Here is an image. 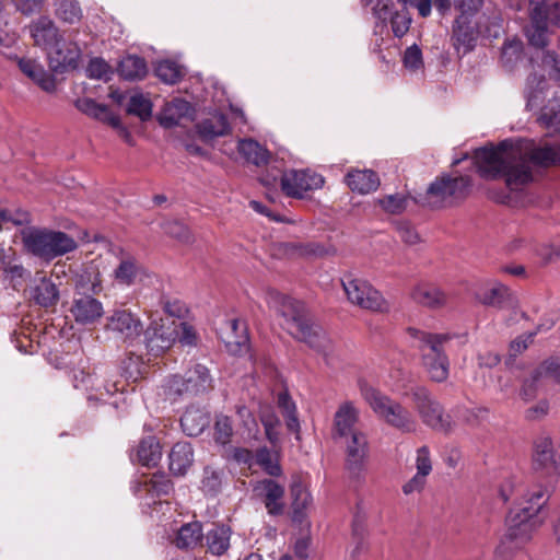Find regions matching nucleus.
<instances>
[{"mask_svg":"<svg viewBox=\"0 0 560 560\" xmlns=\"http://www.w3.org/2000/svg\"><path fill=\"white\" fill-rule=\"evenodd\" d=\"M474 158L481 178L492 180L503 176L506 187L516 191L533 180L529 163L542 167L560 163V147H540L530 139L504 140L497 147L477 149Z\"/></svg>","mask_w":560,"mask_h":560,"instance_id":"nucleus-1","label":"nucleus"},{"mask_svg":"<svg viewBox=\"0 0 560 560\" xmlns=\"http://www.w3.org/2000/svg\"><path fill=\"white\" fill-rule=\"evenodd\" d=\"M268 307L282 318V327L295 339L307 343L311 348L323 352L329 340L325 331L314 325L303 302L282 294L275 289L265 291Z\"/></svg>","mask_w":560,"mask_h":560,"instance_id":"nucleus-2","label":"nucleus"},{"mask_svg":"<svg viewBox=\"0 0 560 560\" xmlns=\"http://www.w3.org/2000/svg\"><path fill=\"white\" fill-rule=\"evenodd\" d=\"M549 498L548 489L542 485H533L524 493L518 508L512 510L506 518L510 539L524 542L530 539L544 523L540 515Z\"/></svg>","mask_w":560,"mask_h":560,"instance_id":"nucleus-3","label":"nucleus"},{"mask_svg":"<svg viewBox=\"0 0 560 560\" xmlns=\"http://www.w3.org/2000/svg\"><path fill=\"white\" fill-rule=\"evenodd\" d=\"M411 346L420 352L422 366L431 381L443 383L450 374V360L444 352V345L453 335L433 334L410 327L407 330Z\"/></svg>","mask_w":560,"mask_h":560,"instance_id":"nucleus-4","label":"nucleus"},{"mask_svg":"<svg viewBox=\"0 0 560 560\" xmlns=\"http://www.w3.org/2000/svg\"><path fill=\"white\" fill-rule=\"evenodd\" d=\"M470 187L468 176L443 174L429 185L424 196L416 199V202L432 209L454 207L467 198Z\"/></svg>","mask_w":560,"mask_h":560,"instance_id":"nucleus-5","label":"nucleus"},{"mask_svg":"<svg viewBox=\"0 0 560 560\" xmlns=\"http://www.w3.org/2000/svg\"><path fill=\"white\" fill-rule=\"evenodd\" d=\"M25 248L33 255L50 261L73 252L78 245L73 237L61 231L33 229L23 234Z\"/></svg>","mask_w":560,"mask_h":560,"instance_id":"nucleus-6","label":"nucleus"},{"mask_svg":"<svg viewBox=\"0 0 560 560\" xmlns=\"http://www.w3.org/2000/svg\"><path fill=\"white\" fill-rule=\"evenodd\" d=\"M361 392L373 411L387 424L405 433L416 431L417 421L407 408L373 387L364 386Z\"/></svg>","mask_w":560,"mask_h":560,"instance_id":"nucleus-7","label":"nucleus"},{"mask_svg":"<svg viewBox=\"0 0 560 560\" xmlns=\"http://www.w3.org/2000/svg\"><path fill=\"white\" fill-rule=\"evenodd\" d=\"M560 24L559 3L557 0H530V25L526 36L532 46L545 48L548 45L549 26Z\"/></svg>","mask_w":560,"mask_h":560,"instance_id":"nucleus-8","label":"nucleus"},{"mask_svg":"<svg viewBox=\"0 0 560 560\" xmlns=\"http://www.w3.org/2000/svg\"><path fill=\"white\" fill-rule=\"evenodd\" d=\"M411 401L425 425L443 433L452 431L453 421L451 416L444 411L440 401L425 387L413 388L411 390Z\"/></svg>","mask_w":560,"mask_h":560,"instance_id":"nucleus-9","label":"nucleus"},{"mask_svg":"<svg viewBox=\"0 0 560 560\" xmlns=\"http://www.w3.org/2000/svg\"><path fill=\"white\" fill-rule=\"evenodd\" d=\"M341 284L348 301L353 305L376 313L389 311V303L369 281L346 275L341 279Z\"/></svg>","mask_w":560,"mask_h":560,"instance_id":"nucleus-10","label":"nucleus"},{"mask_svg":"<svg viewBox=\"0 0 560 560\" xmlns=\"http://www.w3.org/2000/svg\"><path fill=\"white\" fill-rule=\"evenodd\" d=\"M142 334L147 350L158 357L173 347L178 338V326L175 320L165 322L162 318L159 320L151 318Z\"/></svg>","mask_w":560,"mask_h":560,"instance_id":"nucleus-11","label":"nucleus"},{"mask_svg":"<svg viewBox=\"0 0 560 560\" xmlns=\"http://www.w3.org/2000/svg\"><path fill=\"white\" fill-rule=\"evenodd\" d=\"M346 446V469L352 478L361 479L366 471L370 445L364 432H355L343 438Z\"/></svg>","mask_w":560,"mask_h":560,"instance_id":"nucleus-12","label":"nucleus"},{"mask_svg":"<svg viewBox=\"0 0 560 560\" xmlns=\"http://www.w3.org/2000/svg\"><path fill=\"white\" fill-rule=\"evenodd\" d=\"M533 467L548 478L560 476V442L545 436L537 440L533 453Z\"/></svg>","mask_w":560,"mask_h":560,"instance_id":"nucleus-13","label":"nucleus"},{"mask_svg":"<svg viewBox=\"0 0 560 560\" xmlns=\"http://www.w3.org/2000/svg\"><path fill=\"white\" fill-rule=\"evenodd\" d=\"M324 177L310 170H290L281 177L282 191L292 198H303L304 194L324 186Z\"/></svg>","mask_w":560,"mask_h":560,"instance_id":"nucleus-14","label":"nucleus"},{"mask_svg":"<svg viewBox=\"0 0 560 560\" xmlns=\"http://www.w3.org/2000/svg\"><path fill=\"white\" fill-rule=\"evenodd\" d=\"M106 329L124 341L132 342L143 332L140 316L128 308H117L107 317Z\"/></svg>","mask_w":560,"mask_h":560,"instance_id":"nucleus-15","label":"nucleus"},{"mask_svg":"<svg viewBox=\"0 0 560 560\" xmlns=\"http://www.w3.org/2000/svg\"><path fill=\"white\" fill-rule=\"evenodd\" d=\"M82 50L73 39L62 37L48 51L49 68L57 73L75 70L81 61Z\"/></svg>","mask_w":560,"mask_h":560,"instance_id":"nucleus-16","label":"nucleus"},{"mask_svg":"<svg viewBox=\"0 0 560 560\" xmlns=\"http://www.w3.org/2000/svg\"><path fill=\"white\" fill-rule=\"evenodd\" d=\"M253 492L264 503L268 514L273 516L283 514L285 506L283 502L285 488L283 485L273 479L265 478L253 485Z\"/></svg>","mask_w":560,"mask_h":560,"instance_id":"nucleus-17","label":"nucleus"},{"mask_svg":"<svg viewBox=\"0 0 560 560\" xmlns=\"http://www.w3.org/2000/svg\"><path fill=\"white\" fill-rule=\"evenodd\" d=\"M479 36L478 23L474 16L459 14L452 27V45L458 54L466 55L471 51Z\"/></svg>","mask_w":560,"mask_h":560,"instance_id":"nucleus-18","label":"nucleus"},{"mask_svg":"<svg viewBox=\"0 0 560 560\" xmlns=\"http://www.w3.org/2000/svg\"><path fill=\"white\" fill-rule=\"evenodd\" d=\"M359 420L360 410L354 402L350 400L341 402L334 416L332 438L335 440L343 439L355 432H361L357 429Z\"/></svg>","mask_w":560,"mask_h":560,"instance_id":"nucleus-19","label":"nucleus"},{"mask_svg":"<svg viewBox=\"0 0 560 560\" xmlns=\"http://www.w3.org/2000/svg\"><path fill=\"white\" fill-rule=\"evenodd\" d=\"M70 313L77 323L91 324L102 317L103 305L95 298L88 294H81L73 299Z\"/></svg>","mask_w":560,"mask_h":560,"instance_id":"nucleus-20","label":"nucleus"},{"mask_svg":"<svg viewBox=\"0 0 560 560\" xmlns=\"http://www.w3.org/2000/svg\"><path fill=\"white\" fill-rule=\"evenodd\" d=\"M31 34L35 44L47 52L63 37L54 21L47 16L38 18L31 25Z\"/></svg>","mask_w":560,"mask_h":560,"instance_id":"nucleus-21","label":"nucleus"},{"mask_svg":"<svg viewBox=\"0 0 560 560\" xmlns=\"http://www.w3.org/2000/svg\"><path fill=\"white\" fill-rule=\"evenodd\" d=\"M145 275L143 267L129 254H122L113 271L114 280L122 287H131Z\"/></svg>","mask_w":560,"mask_h":560,"instance_id":"nucleus-22","label":"nucleus"},{"mask_svg":"<svg viewBox=\"0 0 560 560\" xmlns=\"http://www.w3.org/2000/svg\"><path fill=\"white\" fill-rule=\"evenodd\" d=\"M192 107L189 102L183 98H174L166 103L158 116L160 125L164 128H173L180 124L184 118L192 115Z\"/></svg>","mask_w":560,"mask_h":560,"instance_id":"nucleus-23","label":"nucleus"},{"mask_svg":"<svg viewBox=\"0 0 560 560\" xmlns=\"http://www.w3.org/2000/svg\"><path fill=\"white\" fill-rule=\"evenodd\" d=\"M411 299L422 306L439 308L447 303V294L429 282L418 283L411 291Z\"/></svg>","mask_w":560,"mask_h":560,"instance_id":"nucleus-24","label":"nucleus"},{"mask_svg":"<svg viewBox=\"0 0 560 560\" xmlns=\"http://www.w3.org/2000/svg\"><path fill=\"white\" fill-rule=\"evenodd\" d=\"M31 298L42 307H51L59 300V290L50 279L38 272L35 277V285L31 290Z\"/></svg>","mask_w":560,"mask_h":560,"instance_id":"nucleus-25","label":"nucleus"},{"mask_svg":"<svg viewBox=\"0 0 560 560\" xmlns=\"http://www.w3.org/2000/svg\"><path fill=\"white\" fill-rule=\"evenodd\" d=\"M346 183L352 191L365 195L378 188L380 177L372 170H351L346 175Z\"/></svg>","mask_w":560,"mask_h":560,"instance_id":"nucleus-26","label":"nucleus"},{"mask_svg":"<svg viewBox=\"0 0 560 560\" xmlns=\"http://www.w3.org/2000/svg\"><path fill=\"white\" fill-rule=\"evenodd\" d=\"M170 470L175 476H184L194 463V451L188 442L176 443L168 455Z\"/></svg>","mask_w":560,"mask_h":560,"instance_id":"nucleus-27","label":"nucleus"},{"mask_svg":"<svg viewBox=\"0 0 560 560\" xmlns=\"http://www.w3.org/2000/svg\"><path fill=\"white\" fill-rule=\"evenodd\" d=\"M203 537L202 524L195 521L180 526L173 544L180 550H192L201 545Z\"/></svg>","mask_w":560,"mask_h":560,"instance_id":"nucleus-28","label":"nucleus"},{"mask_svg":"<svg viewBox=\"0 0 560 560\" xmlns=\"http://www.w3.org/2000/svg\"><path fill=\"white\" fill-rule=\"evenodd\" d=\"M210 423V415L199 408H188L180 418V427L188 436L200 435Z\"/></svg>","mask_w":560,"mask_h":560,"instance_id":"nucleus-29","label":"nucleus"},{"mask_svg":"<svg viewBox=\"0 0 560 560\" xmlns=\"http://www.w3.org/2000/svg\"><path fill=\"white\" fill-rule=\"evenodd\" d=\"M21 71L36 82L44 91L54 92L56 89V81L54 77L48 73L42 65L32 59H21L19 61Z\"/></svg>","mask_w":560,"mask_h":560,"instance_id":"nucleus-30","label":"nucleus"},{"mask_svg":"<svg viewBox=\"0 0 560 560\" xmlns=\"http://www.w3.org/2000/svg\"><path fill=\"white\" fill-rule=\"evenodd\" d=\"M237 151L242 158L255 166H262L269 162L270 152L254 139H241L237 143Z\"/></svg>","mask_w":560,"mask_h":560,"instance_id":"nucleus-31","label":"nucleus"},{"mask_svg":"<svg viewBox=\"0 0 560 560\" xmlns=\"http://www.w3.org/2000/svg\"><path fill=\"white\" fill-rule=\"evenodd\" d=\"M547 86V80L544 74L535 72L528 75L524 91L527 109L533 110L544 102Z\"/></svg>","mask_w":560,"mask_h":560,"instance_id":"nucleus-32","label":"nucleus"},{"mask_svg":"<svg viewBox=\"0 0 560 560\" xmlns=\"http://www.w3.org/2000/svg\"><path fill=\"white\" fill-rule=\"evenodd\" d=\"M185 380L188 394L198 395L212 388V377L209 370L202 364H196L187 371Z\"/></svg>","mask_w":560,"mask_h":560,"instance_id":"nucleus-33","label":"nucleus"},{"mask_svg":"<svg viewBox=\"0 0 560 560\" xmlns=\"http://www.w3.org/2000/svg\"><path fill=\"white\" fill-rule=\"evenodd\" d=\"M477 299L483 305L502 308L513 301V295L508 287L494 283L482 289L477 294Z\"/></svg>","mask_w":560,"mask_h":560,"instance_id":"nucleus-34","label":"nucleus"},{"mask_svg":"<svg viewBox=\"0 0 560 560\" xmlns=\"http://www.w3.org/2000/svg\"><path fill=\"white\" fill-rule=\"evenodd\" d=\"M148 73L147 62L142 57L129 55L118 65V74L127 81L142 80Z\"/></svg>","mask_w":560,"mask_h":560,"instance_id":"nucleus-35","label":"nucleus"},{"mask_svg":"<svg viewBox=\"0 0 560 560\" xmlns=\"http://www.w3.org/2000/svg\"><path fill=\"white\" fill-rule=\"evenodd\" d=\"M290 491L292 497L293 518L302 521L305 511L312 504V497L300 477L294 478Z\"/></svg>","mask_w":560,"mask_h":560,"instance_id":"nucleus-36","label":"nucleus"},{"mask_svg":"<svg viewBox=\"0 0 560 560\" xmlns=\"http://www.w3.org/2000/svg\"><path fill=\"white\" fill-rule=\"evenodd\" d=\"M205 537L212 555L221 556L230 548L231 529L225 525H214Z\"/></svg>","mask_w":560,"mask_h":560,"instance_id":"nucleus-37","label":"nucleus"},{"mask_svg":"<svg viewBox=\"0 0 560 560\" xmlns=\"http://www.w3.org/2000/svg\"><path fill=\"white\" fill-rule=\"evenodd\" d=\"M231 131L230 124L224 115H213L198 125V133L205 140L223 137Z\"/></svg>","mask_w":560,"mask_h":560,"instance_id":"nucleus-38","label":"nucleus"},{"mask_svg":"<svg viewBox=\"0 0 560 560\" xmlns=\"http://www.w3.org/2000/svg\"><path fill=\"white\" fill-rule=\"evenodd\" d=\"M537 121L546 129L560 133V98H551L541 107Z\"/></svg>","mask_w":560,"mask_h":560,"instance_id":"nucleus-39","label":"nucleus"},{"mask_svg":"<svg viewBox=\"0 0 560 560\" xmlns=\"http://www.w3.org/2000/svg\"><path fill=\"white\" fill-rule=\"evenodd\" d=\"M75 289L83 292L98 293L102 290L101 275L95 266H86L74 278Z\"/></svg>","mask_w":560,"mask_h":560,"instance_id":"nucleus-40","label":"nucleus"},{"mask_svg":"<svg viewBox=\"0 0 560 560\" xmlns=\"http://www.w3.org/2000/svg\"><path fill=\"white\" fill-rule=\"evenodd\" d=\"M56 16L65 23H79L83 16L78 0H55Z\"/></svg>","mask_w":560,"mask_h":560,"instance_id":"nucleus-41","label":"nucleus"},{"mask_svg":"<svg viewBox=\"0 0 560 560\" xmlns=\"http://www.w3.org/2000/svg\"><path fill=\"white\" fill-rule=\"evenodd\" d=\"M278 406L284 417L287 428L296 434L300 432V421L296 413L295 402L287 392L278 395Z\"/></svg>","mask_w":560,"mask_h":560,"instance_id":"nucleus-42","label":"nucleus"},{"mask_svg":"<svg viewBox=\"0 0 560 560\" xmlns=\"http://www.w3.org/2000/svg\"><path fill=\"white\" fill-rule=\"evenodd\" d=\"M139 462L144 466H155L162 453L158 441L154 438L143 439L137 450Z\"/></svg>","mask_w":560,"mask_h":560,"instance_id":"nucleus-43","label":"nucleus"},{"mask_svg":"<svg viewBox=\"0 0 560 560\" xmlns=\"http://www.w3.org/2000/svg\"><path fill=\"white\" fill-rule=\"evenodd\" d=\"M352 540L353 547L350 551L351 560H361L370 550V542L368 539V532L363 524L354 521L352 526Z\"/></svg>","mask_w":560,"mask_h":560,"instance_id":"nucleus-44","label":"nucleus"},{"mask_svg":"<svg viewBox=\"0 0 560 560\" xmlns=\"http://www.w3.org/2000/svg\"><path fill=\"white\" fill-rule=\"evenodd\" d=\"M255 462L267 475L271 477H279L282 475V468L279 464L278 456L267 447H261L257 451Z\"/></svg>","mask_w":560,"mask_h":560,"instance_id":"nucleus-45","label":"nucleus"},{"mask_svg":"<svg viewBox=\"0 0 560 560\" xmlns=\"http://www.w3.org/2000/svg\"><path fill=\"white\" fill-rule=\"evenodd\" d=\"M156 77L166 84L177 83L184 75L182 67L175 61L162 60L155 68Z\"/></svg>","mask_w":560,"mask_h":560,"instance_id":"nucleus-46","label":"nucleus"},{"mask_svg":"<svg viewBox=\"0 0 560 560\" xmlns=\"http://www.w3.org/2000/svg\"><path fill=\"white\" fill-rule=\"evenodd\" d=\"M127 113L139 117L141 120H148L152 115V103L143 94L136 93L129 98Z\"/></svg>","mask_w":560,"mask_h":560,"instance_id":"nucleus-47","label":"nucleus"},{"mask_svg":"<svg viewBox=\"0 0 560 560\" xmlns=\"http://www.w3.org/2000/svg\"><path fill=\"white\" fill-rule=\"evenodd\" d=\"M75 107L81 113L98 120L105 119V115H108V107L106 105L96 103L94 100L89 97L77 100Z\"/></svg>","mask_w":560,"mask_h":560,"instance_id":"nucleus-48","label":"nucleus"},{"mask_svg":"<svg viewBox=\"0 0 560 560\" xmlns=\"http://www.w3.org/2000/svg\"><path fill=\"white\" fill-rule=\"evenodd\" d=\"M163 232L182 243H189L192 238L189 229L178 220H166L162 224Z\"/></svg>","mask_w":560,"mask_h":560,"instance_id":"nucleus-49","label":"nucleus"},{"mask_svg":"<svg viewBox=\"0 0 560 560\" xmlns=\"http://www.w3.org/2000/svg\"><path fill=\"white\" fill-rule=\"evenodd\" d=\"M523 54V43L521 39L513 38L506 40L502 47L501 61L505 67H512Z\"/></svg>","mask_w":560,"mask_h":560,"instance_id":"nucleus-50","label":"nucleus"},{"mask_svg":"<svg viewBox=\"0 0 560 560\" xmlns=\"http://www.w3.org/2000/svg\"><path fill=\"white\" fill-rule=\"evenodd\" d=\"M233 435L232 421L228 416L219 415L214 423V440L217 443L225 445L231 442Z\"/></svg>","mask_w":560,"mask_h":560,"instance_id":"nucleus-51","label":"nucleus"},{"mask_svg":"<svg viewBox=\"0 0 560 560\" xmlns=\"http://www.w3.org/2000/svg\"><path fill=\"white\" fill-rule=\"evenodd\" d=\"M144 487L148 492L156 495H166L173 490L172 481L164 474H154L152 477L144 481Z\"/></svg>","mask_w":560,"mask_h":560,"instance_id":"nucleus-52","label":"nucleus"},{"mask_svg":"<svg viewBox=\"0 0 560 560\" xmlns=\"http://www.w3.org/2000/svg\"><path fill=\"white\" fill-rule=\"evenodd\" d=\"M240 326V322L236 318L229 319L225 323V329L221 331V339L226 345V347L232 348V346H241L245 343L246 336L237 335V329Z\"/></svg>","mask_w":560,"mask_h":560,"instance_id":"nucleus-53","label":"nucleus"},{"mask_svg":"<svg viewBox=\"0 0 560 560\" xmlns=\"http://www.w3.org/2000/svg\"><path fill=\"white\" fill-rule=\"evenodd\" d=\"M223 471L212 467H206L202 476V488L210 494H215L221 489Z\"/></svg>","mask_w":560,"mask_h":560,"instance_id":"nucleus-54","label":"nucleus"},{"mask_svg":"<svg viewBox=\"0 0 560 560\" xmlns=\"http://www.w3.org/2000/svg\"><path fill=\"white\" fill-rule=\"evenodd\" d=\"M163 387L165 396L172 400H176L184 395H189L185 380L178 375H173L167 378Z\"/></svg>","mask_w":560,"mask_h":560,"instance_id":"nucleus-55","label":"nucleus"},{"mask_svg":"<svg viewBox=\"0 0 560 560\" xmlns=\"http://www.w3.org/2000/svg\"><path fill=\"white\" fill-rule=\"evenodd\" d=\"M404 67L409 71H418L423 68L422 51L417 45H412L405 50L402 58Z\"/></svg>","mask_w":560,"mask_h":560,"instance_id":"nucleus-56","label":"nucleus"},{"mask_svg":"<svg viewBox=\"0 0 560 560\" xmlns=\"http://www.w3.org/2000/svg\"><path fill=\"white\" fill-rule=\"evenodd\" d=\"M160 303L164 313L171 317L180 319L184 318L188 312L186 304L178 299L162 296Z\"/></svg>","mask_w":560,"mask_h":560,"instance_id":"nucleus-57","label":"nucleus"},{"mask_svg":"<svg viewBox=\"0 0 560 560\" xmlns=\"http://www.w3.org/2000/svg\"><path fill=\"white\" fill-rule=\"evenodd\" d=\"M544 377H551L560 384V364L553 360H546L534 370V381Z\"/></svg>","mask_w":560,"mask_h":560,"instance_id":"nucleus-58","label":"nucleus"},{"mask_svg":"<svg viewBox=\"0 0 560 560\" xmlns=\"http://www.w3.org/2000/svg\"><path fill=\"white\" fill-rule=\"evenodd\" d=\"M71 380L74 388L77 389H85V390H98L95 382L97 378L89 373H85L83 370H72L71 371Z\"/></svg>","mask_w":560,"mask_h":560,"instance_id":"nucleus-59","label":"nucleus"},{"mask_svg":"<svg viewBox=\"0 0 560 560\" xmlns=\"http://www.w3.org/2000/svg\"><path fill=\"white\" fill-rule=\"evenodd\" d=\"M389 22L394 35L401 38L409 31L411 19L407 11L401 10L397 11Z\"/></svg>","mask_w":560,"mask_h":560,"instance_id":"nucleus-60","label":"nucleus"},{"mask_svg":"<svg viewBox=\"0 0 560 560\" xmlns=\"http://www.w3.org/2000/svg\"><path fill=\"white\" fill-rule=\"evenodd\" d=\"M396 12L392 0H377L373 7V15L382 23L383 27Z\"/></svg>","mask_w":560,"mask_h":560,"instance_id":"nucleus-61","label":"nucleus"},{"mask_svg":"<svg viewBox=\"0 0 560 560\" xmlns=\"http://www.w3.org/2000/svg\"><path fill=\"white\" fill-rule=\"evenodd\" d=\"M382 208L389 213H400L406 209L407 199L401 195H388L378 200Z\"/></svg>","mask_w":560,"mask_h":560,"instance_id":"nucleus-62","label":"nucleus"},{"mask_svg":"<svg viewBox=\"0 0 560 560\" xmlns=\"http://www.w3.org/2000/svg\"><path fill=\"white\" fill-rule=\"evenodd\" d=\"M86 73L91 79H103L108 75L109 66L102 58H93L88 65Z\"/></svg>","mask_w":560,"mask_h":560,"instance_id":"nucleus-63","label":"nucleus"},{"mask_svg":"<svg viewBox=\"0 0 560 560\" xmlns=\"http://www.w3.org/2000/svg\"><path fill=\"white\" fill-rule=\"evenodd\" d=\"M417 472L423 476H428L432 470V463L430 457V451L427 446H421L417 451L416 457Z\"/></svg>","mask_w":560,"mask_h":560,"instance_id":"nucleus-64","label":"nucleus"}]
</instances>
